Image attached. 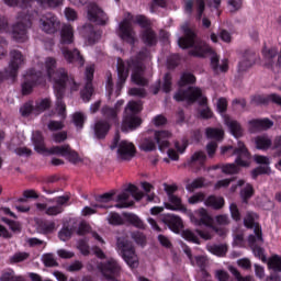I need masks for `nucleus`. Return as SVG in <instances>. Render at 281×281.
<instances>
[{"mask_svg":"<svg viewBox=\"0 0 281 281\" xmlns=\"http://www.w3.org/2000/svg\"><path fill=\"white\" fill-rule=\"evenodd\" d=\"M48 78L50 82H53V88L55 91V95L57 98V111L58 115L65 120V103H63V95H65V90H70V93L74 91H78L80 89V85L72 79V77H68L67 70L64 68H59L56 70V58L47 57L42 65V70L36 68L27 70L24 75V81L22 83V93L23 95L30 94L33 91L34 87H38V85H45V80Z\"/></svg>","mask_w":281,"mask_h":281,"instance_id":"1","label":"nucleus"},{"mask_svg":"<svg viewBox=\"0 0 281 281\" xmlns=\"http://www.w3.org/2000/svg\"><path fill=\"white\" fill-rule=\"evenodd\" d=\"M147 58H150V53H148V49H144L138 54L137 60L130 59L124 61L122 59H117L119 80L116 82V90L115 92L113 91V79L108 77L105 88L109 95H114V98L120 95V91H122V88L126 82V78H128V71H132L131 80L134 85H139L140 87L148 85V80L144 78V65L142 64V60H147Z\"/></svg>","mask_w":281,"mask_h":281,"instance_id":"2","label":"nucleus"},{"mask_svg":"<svg viewBox=\"0 0 281 281\" xmlns=\"http://www.w3.org/2000/svg\"><path fill=\"white\" fill-rule=\"evenodd\" d=\"M181 30L184 36L178 40L179 47L182 49L191 48V56H198L199 58L211 56V67L215 74H225L229 69L227 59L220 60L214 49L205 44V42L199 41L196 34H194V31L188 24L182 25Z\"/></svg>","mask_w":281,"mask_h":281,"instance_id":"3","label":"nucleus"},{"mask_svg":"<svg viewBox=\"0 0 281 281\" xmlns=\"http://www.w3.org/2000/svg\"><path fill=\"white\" fill-rule=\"evenodd\" d=\"M131 23H137L140 27H144L145 31L143 33V41L146 45H155L157 43V37L153 30H150V22L144 15H137L133 19L131 13H127L126 18L119 25V36L125 43H130V45L135 44V32L133 31V26Z\"/></svg>","mask_w":281,"mask_h":281,"instance_id":"4","label":"nucleus"},{"mask_svg":"<svg viewBox=\"0 0 281 281\" xmlns=\"http://www.w3.org/2000/svg\"><path fill=\"white\" fill-rule=\"evenodd\" d=\"M195 81L196 78L194 77V75L190 72H184L180 78V89L175 94V100L177 102H183V100H186L187 102H195V100H198V102H200L201 104H207V98L203 97V92H201V89L192 87L186 89L187 85H192Z\"/></svg>","mask_w":281,"mask_h":281,"instance_id":"5","label":"nucleus"},{"mask_svg":"<svg viewBox=\"0 0 281 281\" xmlns=\"http://www.w3.org/2000/svg\"><path fill=\"white\" fill-rule=\"evenodd\" d=\"M71 43H74V26L71 24H65L60 31L61 54L67 63H78L79 67H82L85 59L80 55V50L65 46L71 45Z\"/></svg>","mask_w":281,"mask_h":281,"instance_id":"6","label":"nucleus"},{"mask_svg":"<svg viewBox=\"0 0 281 281\" xmlns=\"http://www.w3.org/2000/svg\"><path fill=\"white\" fill-rule=\"evenodd\" d=\"M33 140L36 153H40L41 155H45V153H49V155H60L61 157H67L71 164H78V161H80V156H78V153L71 151L69 145L55 146L47 150L41 132H35L33 134Z\"/></svg>","mask_w":281,"mask_h":281,"instance_id":"7","label":"nucleus"},{"mask_svg":"<svg viewBox=\"0 0 281 281\" xmlns=\"http://www.w3.org/2000/svg\"><path fill=\"white\" fill-rule=\"evenodd\" d=\"M172 137V133L168 131H156L153 136H146L140 140L139 148L145 153H150L157 149V144L160 153H164L166 148L170 147L169 139Z\"/></svg>","mask_w":281,"mask_h":281,"instance_id":"8","label":"nucleus"},{"mask_svg":"<svg viewBox=\"0 0 281 281\" xmlns=\"http://www.w3.org/2000/svg\"><path fill=\"white\" fill-rule=\"evenodd\" d=\"M187 216H189L191 223L198 227L204 225L205 227L213 229V232H215V234H217L218 236H225L227 234V229L214 226V218H212V215H210L207 210L203 207L194 211L193 213L192 211H188Z\"/></svg>","mask_w":281,"mask_h":281,"instance_id":"9","label":"nucleus"},{"mask_svg":"<svg viewBox=\"0 0 281 281\" xmlns=\"http://www.w3.org/2000/svg\"><path fill=\"white\" fill-rule=\"evenodd\" d=\"M139 111H142L140 102H128L127 106L125 108V115L121 126L123 133H128V131H135V128H139L142 125V119L137 116Z\"/></svg>","mask_w":281,"mask_h":281,"instance_id":"10","label":"nucleus"},{"mask_svg":"<svg viewBox=\"0 0 281 281\" xmlns=\"http://www.w3.org/2000/svg\"><path fill=\"white\" fill-rule=\"evenodd\" d=\"M110 148L111 150H115L116 148V157L120 161H131L135 157V153H137L135 144L128 140H121L117 136L114 138Z\"/></svg>","mask_w":281,"mask_h":281,"instance_id":"11","label":"nucleus"},{"mask_svg":"<svg viewBox=\"0 0 281 281\" xmlns=\"http://www.w3.org/2000/svg\"><path fill=\"white\" fill-rule=\"evenodd\" d=\"M131 196L136 201H142V199L144 198V193L139 191V189H137L135 184H128V187L121 194L117 195V204L115 205V207L124 209L134 205L135 202L131 199Z\"/></svg>","mask_w":281,"mask_h":281,"instance_id":"12","label":"nucleus"},{"mask_svg":"<svg viewBox=\"0 0 281 281\" xmlns=\"http://www.w3.org/2000/svg\"><path fill=\"white\" fill-rule=\"evenodd\" d=\"M117 249L121 251L122 257L126 265L131 267V269H136V267H139V258H137V255L135 254V248H133V245L128 243V240H125L122 237L117 238Z\"/></svg>","mask_w":281,"mask_h":281,"instance_id":"13","label":"nucleus"},{"mask_svg":"<svg viewBox=\"0 0 281 281\" xmlns=\"http://www.w3.org/2000/svg\"><path fill=\"white\" fill-rule=\"evenodd\" d=\"M32 25V21L27 15H19L18 23L12 27V36L16 43H25L27 41V27Z\"/></svg>","mask_w":281,"mask_h":281,"instance_id":"14","label":"nucleus"},{"mask_svg":"<svg viewBox=\"0 0 281 281\" xmlns=\"http://www.w3.org/2000/svg\"><path fill=\"white\" fill-rule=\"evenodd\" d=\"M25 65V56L19 50H12L10 53L9 66L5 70L7 78H16L19 76V69Z\"/></svg>","mask_w":281,"mask_h":281,"instance_id":"15","label":"nucleus"},{"mask_svg":"<svg viewBox=\"0 0 281 281\" xmlns=\"http://www.w3.org/2000/svg\"><path fill=\"white\" fill-rule=\"evenodd\" d=\"M40 27L46 34H56L60 30V20L54 13H46L40 19Z\"/></svg>","mask_w":281,"mask_h":281,"instance_id":"16","label":"nucleus"},{"mask_svg":"<svg viewBox=\"0 0 281 281\" xmlns=\"http://www.w3.org/2000/svg\"><path fill=\"white\" fill-rule=\"evenodd\" d=\"M199 236L200 238H203V240H212V238H214V229L211 228V231H195V233L190 229L182 232V238L189 243H194L195 245H201Z\"/></svg>","mask_w":281,"mask_h":281,"instance_id":"17","label":"nucleus"},{"mask_svg":"<svg viewBox=\"0 0 281 281\" xmlns=\"http://www.w3.org/2000/svg\"><path fill=\"white\" fill-rule=\"evenodd\" d=\"M87 19L97 25H105V23L109 21L106 13H104V11H102V9H100V7H98L95 3H90L88 5Z\"/></svg>","mask_w":281,"mask_h":281,"instance_id":"18","label":"nucleus"},{"mask_svg":"<svg viewBox=\"0 0 281 281\" xmlns=\"http://www.w3.org/2000/svg\"><path fill=\"white\" fill-rule=\"evenodd\" d=\"M236 155L235 164L241 168H249L251 164V155L245 147V143L238 142L237 148L233 151Z\"/></svg>","mask_w":281,"mask_h":281,"instance_id":"19","label":"nucleus"},{"mask_svg":"<svg viewBox=\"0 0 281 281\" xmlns=\"http://www.w3.org/2000/svg\"><path fill=\"white\" fill-rule=\"evenodd\" d=\"M95 71V68L93 65L88 66L86 68V80L87 83L85 86V89L81 90V98L83 102H89L91 100V97L93 95V85L91 81L93 80V72Z\"/></svg>","mask_w":281,"mask_h":281,"instance_id":"20","label":"nucleus"},{"mask_svg":"<svg viewBox=\"0 0 281 281\" xmlns=\"http://www.w3.org/2000/svg\"><path fill=\"white\" fill-rule=\"evenodd\" d=\"M111 199L112 194L110 193H104L103 195H100L99 198H97V203L92 204V207L86 206L82 209V216H91V214H95V212H98V209L109 207L106 203H109Z\"/></svg>","mask_w":281,"mask_h":281,"instance_id":"21","label":"nucleus"},{"mask_svg":"<svg viewBox=\"0 0 281 281\" xmlns=\"http://www.w3.org/2000/svg\"><path fill=\"white\" fill-rule=\"evenodd\" d=\"M273 121L269 119H255L248 122L249 133H260V131H269L272 128Z\"/></svg>","mask_w":281,"mask_h":281,"instance_id":"22","label":"nucleus"},{"mask_svg":"<svg viewBox=\"0 0 281 281\" xmlns=\"http://www.w3.org/2000/svg\"><path fill=\"white\" fill-rule=\"evenodd\" d=\"M97 269H99L105 278H114L120 273V265L115 259H109L105 263L97 266Z\"/></svg>","mask_w":281,"mask_h":281,"instance_id":"23","label":"nucleus"},{"mask_svg":"<svg viewBox=\"0 0 281 281\" xmlns=\"http://www.w3.org/2000/svg\"><path fill=\"white\" fill-rule=\"evenodd\" d=\"M254 159H255L256 164L263 166V167H259V168L252 170L254 179H256V177H258V175H269L271 172V168L269 167V164H271V161L269 160V157L262 156V155H255Z\"/></svg>","mask_w":281,"mask_h":281,"instance_id":"24","label":"nucleus"},{"mask_svg":"<svg viewBox=\"0 0 281 281\" xmlns=\"http://www.w3.org/2000/svg\"><path fill=\"white\" fill-rule=\"evenodd\" d=\"M257 61L258 56L256 53L252 50H246L239 61V71H247V69H251V66L256 65Z\"/></svg>","mask_w":281,"mask_h":281,"instance_id":"25","label":"nucleus"},{"mask_svg":"<svg viewBox=\"0 0 281 281\" xmlns=\"http://www.w3.org/2000/svg\"><path fill=\"white\" fill-rule=\"evenodd\" d=\"M257 61L258 56L256 53L252 50H246L239 61V71H247V69H251V66L256 65Z\"/></svg>","mask_w":281,"mask_h":281,"instance_id":"26","label":"nucleus"},{"mask_svg":"<svg viewBox=\"0 0 281 281\" xmlns=\"http://www.w3.org/2000/svg\"><path fill=\"white\" fill-rule=\"evenodd\" d=\"M256 218H258L256 213L247 212L244 217V225L248 229H255V236H257L258 240H262V232L260 231V227H258V224H256Z\"/></svg>","mask_w":281,"mask_h":281,"instance_id":"27","label":"nucleus"},{"mask_svg":"<svg viewBox=\"0 0 281 281\" xmlns=\"http://www.w3.org/2000/svg\"><path fill=\"white\" fill-rule=\"evenodd\" d=\"M55 201L57 205L48 206L46 209L47 216H58V214H63V206L69 203V195L58 196Z\"/></svg>","mask_w":281,"mask_h":281,"instance_id":"28","label":"nucleus"},{"mask_svg":"<svg viewBox=\"0 0 281 281\" xmlns=\"http://www.w3.org/2000/svg\"><path fill=\"white\" fill-rule=\"evenodd\" d=\"M224 123L229 130L231 134L238 139V137H243L245 131L238 121L231 119L227 115H224Z\"/></svg>","mask_w":281,"mask_h":281,"instance_id":"29","label":"nucleus"},{"mask_svg":"<svg viewBox=\"0 0 281 281\" xmlns=\"http://www.w3.org/2000/svg\"><path fill=\"white\" fill-rule=\"evenodd\" d=\"M175 149H168L167 155L169 159L172 161H179V155H183L186 153V148H188V142L186 139L177 140L175 143Z\"/></svg>","mask_w":281,"mask_h":281,"instance_id":"30","label":"nucleus"},{"mask_svg":"<svg viewBox=\"0 0 281 281\" xmlns=\"http://www.w3.org/2000/svg\"><path fill=\"white\" fill-rule=\"evenodd\" d=\"M191 265L192 267H198V269H200V276H202V278H210V273L207 272V270H205L209 265L207 257L195 256L191 259Z\"/></svg>","mask_w":281,"mask_h":281,"instance_id":"31","label":"nucleus"},{"mask_svg":"<svg viewBox=\"0 0 281 281\" xmlns=\"http://www.w3.org/2000/svg\"><path fill=\"white\" fill-rule=\"evenodd\" d=\"M81 35L86 38L88 45H93V43L100 41L101 36L100 32H95L92 25H85L81 29Z\"/></svg>","mask_w":281,"mask_h":281,"instance_id":"32","label":"nucleus"},{"mask_svg":"<svg viewBox=\"0 0 281 281\" xmlns=\"http://www.w3.org/2000/svg\"><path fill=\"white\" fill-rule=\"evenodd\" d=\"M167 210H172L173 212H183L188 214V209L181 202V198L177 195H170L169 203H165Z\"/></svg>","mask_w":281,"mask_h":281,"instance_id":"33","label":"nucleus"},{"mask_svg":"<svg viewBox=\"0 0 281 281\" xmlns=\"http://www.w3.org/2000/svg\"><path fill=\"white\" fill-rule=\"evenodd\" d=\"M109 131H111V124L106 121H98L94 124V135L98 139H104L109 134Z\"/></svg>","mask_w":281,"mask_h":281,"instance_id":"34","label":"nucleus"},{"mask_svg":"<svg viewBox=\"0 0 281 281\" xmlns=\"http://www.w3.org/2000/svg\"><path fill=\"white\" fill-rule=\"evenodd\" d=\"M165 223L168 225L169 229L176 234L179 233V229L183 228V221L177 215H167Z\"/></svg>","mask_w":281,"mask_h":281,"instance_id":"35","label":"nucleus"},{"mask_svg":"<svg viewBox=\"0 0 281 281\" xmlns=\"http://www.w3.org/2000/svg\"><path fill=\"white\" fill-rule=\"evenodd\" d=\"M255 146L258 150H269L273 146V140L267 134L259 135L255 137Z\"/></svg>","mask_w":281,"mask_h":281,"instance_id":"36","label":"nucleus"},{"mask_svg":"<svg viewBox=\"0 0 281 281\" xmlns=\"http://www.w3.org/2000/svg\"><path fill=\"white\" fill-rule=\"evenodd\" d=\"M204 205L212 207V210H223L225 207V199L223 196L210 195L204 200Z\"/></svg>","mask_w":281,"mask_h":281,"instance_id":"37","label":"nucleus"},{"mask_svg":"<svg viewBox=\"0 0 281 281\" xmlns=\"http://www.w3.org/2000/svg\"><path fill=\"white\" fill-rule=\"evenodd\" d=\"M269 100L274 104H278L279 106H281V97L278 94H270L268 99L263 95H255L251 99V104H267Z\"/></svg>","mask_w":281,"mask_h":281,"instance_id":"38","label":"nucleus"},{"mask_svg":"<svg viewBox=\"0 0 281 281\" xmlns=\"http://www.w3.org/2000/svg\"><path fill=\"white\" fill-rule=\"evenodd\" d=\"M37 229L41 234H53V232L58 229V226H56L54 221L43 220L37 223Z\"/></svg>","mask_w":281,"mask_h":281,"instance_id":"39","label":"nucleus"},{"mask_svg":"<svg viewBox=\"0 0 281 281\" xmlns=\"http://www.w3.org/2000/svg\"><path fill=\"white\" fill-rule=\"evenodd\" d=\"M124 105V101L120 100L116 102L115 108H109V106H103L101 110V113L103 115V117H106V120H115L117 117V111L120 109V106Z\"/></svg>","mask_w":281,"mask_h":281,"instance_id":"40","label":"nucleus"},{"mask_svg":"<svg viewBox=\"0 0 281 281\" xmlns=\"http://www.w3.org/2000/svg\"><path fill=\"white\" fill-rule=\"evenodd\" d=\"M207 156L203 151H195L189 159L190 166H203Z\"/></svg>","mask_w":281,"mask_h":281,"instance_id":"41","label":"nucleus"},{"mask_svg":"<svg viewBox=\"0 0 281 281\" xmlns=\"http://www.w3.org/2000/svg\"><path fill=\"white\" fill-rule=\"evenodd\" d=\"M124 221L126 223H131V225H134V227H138L139 229L144 227V222H142V220L133 213H125Z\"/></svg>","mask_w":281,"mask_h":281,"instance_id":"42","label":"nucleus"},{"mask_svg":"<svg viewBox=\"0 0 281 281\" xmlns=\"http://www.w3.org/2000/svg\"><path fill=\"white\" fill-rule=\"evenodd\" d=\"M206 249L210 254H213V256H225L227 254L226 245H209Z\"/></svg>","mask_w":281,"mask_h":281,"instance_id":"43","label":"nucleus"},{"mask_svg":"<svg viewBox=\"0 0 281 281\" xmlns=\"http://www.w3.org/2000/svg\"><path fill=\"white\" fill-rule=\"evenodd\" d=\"M256 238L258 239V236L250 235L248 237L249 245H251L255 256H257V258H260L261 260H265V250L261 247L254 246V243H256Z\"/></svg>","mask_w":281,"mask_h":281,"instance_id":"44","label":"nucleus"},{"mask_svg":"<svg viewBox=\"0 0 281 281\" xmlns=\"http://www.w3.org/2000/svg\"><path fill=\"white\" fill-rule=\"evenodd\" d=\"M206 137L209 139H223V135H225V132H223L222 128H214V127H207L206 131Z\"/></svg>","mask_w":281,"mask_h":281,"instance_id":"45","label":"nucleus"},{"mask_svg":"<svg viewBox=\"0 0 281 281\" xmlns=\"http://www.w3.org/2000/svg\"><path fill=\"white\" fill-rule=\"evenodd\" d=\"M203 186H205V179L196 178L193 181L187 182L186 190H188V192H194V190H199V188H203Z\"/></svg>","mask_w":281,"mask_h":281,"instance_id":"46","label":"nucleus"},{"mask_svg":"<svg viewBox=\"0 0 281 281\" xmlns=\"http://www.w3.org/2000/svg\"><path fill=\"white\" fill-rule=\"evenodd\" d=\"M49 106H52V101H49V99H43L36 103L34 108V114L38 115L43 113V111L49 109Z\"/></svg>","mask_w":281,"mask_h":281,"instance_id":"47","label":"nucleus"},{"mask_svg":"<svg viewBox=\"0 0 281 281\" xmlns=\"http://www.w3.org/2000/svg\"><path fill=\"white\" fill-rule=\"evenodd\" d=\"M228 270L231 271V273L234 276L235 280H237V281H256L254 279V277H251V276L243 277V274H240V271H238V269H236L233 266H229Z\"/></svg>","mask_w":281,"mask_h":281,"instance_id":"48","label":"nucleus"},{"mask_svg":"<svg viewBox=\"0 0 281 281\" xmlns=\"http://www.w3.org/2000/svg\"><path fill=\"white\" fill-rule=\"evenodd\" d=\"M269 269H272L273 271L281 272V257L280 256H273L268 261Z\"/></svg>","mask_w":281,"mask_h":281,"instance_id":"49","label":"nucleus"},{"mask_svg":"<svg viewBox=\"0 0 281 281\" xmlns=\"http://www.w3.org/2000/svg\"><path fill=\"white\" fill-rule=\"evenodd\" d=\"M86 120L87 116H85V114H82L81 112H76L75 114H72V122L77 128H82Z\"/></svg>","mask_w":281,"mask_h":281,"instance_id":"50","label":"nucleus"},{"mask_svg":"<svg viewBox=\"0 0 281 281\" xmlns=\"http://www.w3.org/2000/svg\"><path fill=\"white\" fill-rule=\"evenodd\" d=\"M240 196L244 203H247V200L254 196V187H251V184H246L245 188L240 191Z\"/></svg>","mask_w":281,"mask_h":281,"instance_id":"51","label":"nucleus"},{"mask_svg":"<svg viewBox=\"0 0 281 281\" xmlns=\"http://www.w3.org/2000/svg\"><path fill=\"white\" fill-rule=\"evenodd\" d=\"M108 222L110 225H124V218H122L117 213H110Z\"/></svg>","mask_w":281,"mask_h":281,"instance_id":"52","label":"nucleus"},{"mask_svg":"<svg viewBox=\"0 0 281 281\" xmlns=\"http://www.w3.org/2000/svg\"><path fill=\"white\" fill-rule=\"evenodd\" d=\"M42 260L45 267H58V261H56V258L52 254L43 255Z\"/></svg>","mask_w":281,"mask_h":281,"instance_id":"53","label":"nucleus"},{"mask_svg":"<svg viewBox=\"0 0 281 281\" xmlns=\"http://www.w3.org/2000/svg\"><path fill=\"white\" fill-rule=\"evenodd\" d=\"M240 171V168L235 164H227L222 167V172L225 175H237Z\"/></svg>","mask_w":281,"mask_h":281,"instance_id":"54","label":"nucleus"},{"mask_svg":"<svg viewBox=\"0 0 281 281\" xmlns=\"http://www.w3.org/2000/svg\"><path fill=\"white\" fill-rule=\"evenodd\" d=\"M203 201H205V194L201 192H198L188 199L190 205H196V203H203Z\"/></svg>","mask_w":281,"mask_h":281,"instance_id":"55","label":"nucleus"},{"mask_svg":"<svg viewBox=\"0 0 281 281\" xmlns=\"http://www.w3.org/2000/svg\"><path fill=\"white\" fill-rule=\"evenodd\" d=\"M234 111H245V106H247V102L245 99H235L232 103Z\"/></svg>","mask_w":281,"mask_h":281,"instance_id":"56","label":"nucleus"},{"mask_svg":"<svg viewBox=\"0 0 281 281\" xmlns=\"http://www.w3.org/2000/svg\"><path fill=\"white\" fill-rule=\"evenodd\" d=\"M243 8V0H228L229 12H238Z\"/></svg>","mask_w":281,"mask_h":281,"instance_id":"57","label":"nucleus"},{"mask_svg":"<svg viewBox=\"0 0 281 281\" xmlns=\"http://www.w3.org/2000/svg\"><path fill=\"white\" fill-rule=\"evenodd\" d=\"M64 14L67 21H78V12H76V10L72 8H66Z\"/></svg>","mask_w":281,"mask_h":281,"instance_id":"58","label":"nucleus"},{"mask_svg":"<svg viewBox=\"0 0 281 281\" xmlns=\"http://www.w3.org/2000/svg\"><path fill=\"white\" fill-rule=\"evenodd\" d=\"M215 223L220 225L221 227H225V225H229V216L222 214V215H216L215 216Z\"/></svg>","mask_w":281,"mask_h":281,"instance_id":"59","label":"nucleus"},{"mask_svg":"<svg viewBox=\"0 0 281 281\" xmlns=\"http://www.w3.org/2000/svg\"><path fill=\"white\" fill-rule=\"evenodd\" d=\"M229 212L233 221H240V211L238 210V205H236V203H232L229 205Z\"/></svg>","mask_w":281,"mask_h":281,"instance_id":"60","label":"nucleus"},{"mask_svg":"<svg viewBox=\"0 0 281 281\" xmlns=\"http://www.w3.org/2000/svg\"><path fill=\"white\" fill-rule=\"evenodd\" d=\"M14 270L8 269L4 270L0 277V281H14Z\"/></svg>","mask_w":281,"mask_h":281,"instance_id":"61","label":"nucleus"},{"mask_svg":"<svg viewBox=\"0 0 281 281\" xmlns=\"http://www.w3.org/2000/svg\"><path fill=\"white\" fill-rule=\"evenodd\" d=\"M71 234H74V231L65 227L59 232V238L65 243L66 240H69V238H71Z\"/></svg>","mask_w":281,"mask_h":281,"instance_id":"62","label":"nucleus"},{"mask_svg":"<svg viewBox=\"0 0 281 281\" xmlns=\"http://www.w3.org/2000/svg\"><path fill=\"white\" fill-rule=\"evenodd\" d=\"M30 255L27 252H18L11 257V262H23V260H27Z\"/></svg>","mask_w":281,"mask_h":281,"instance_id":"63","label":"nucleus"},{"mask_svg":"<svg viewBox=\"0 0 281 281\" xmlns=\"http://www.w3.org/2000/svg\"><path fill=\"white\" fill-rule=\"evenodd\" d=\"M271 149L276 150L277 156L281 155V136H277L273 139Z\"/></svg>","mask_w":281,"mask_h":281,"instance_id":"64","label":"nucleus"}]
</instances>
